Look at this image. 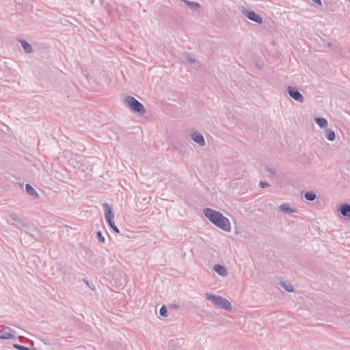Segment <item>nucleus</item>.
<instances>
[{"label":"nucleus","mask_w":350,"mask_h":350,"mask_svg":"<svg viewBox=\"0 0 350 350\" xmlns=\"http://www.w3.org/2000/svg\"><path fill=\"white\" fill-rule=\"evenodd\" d=\"M203 213L204 216L213 224L226 232H230L231 226L230 221L227 217H224L221 213L210 208H204Z\"/></svg>","instance_id":"obj_1"},{"label":"nucleus","mask_w":350,"mask_h":350,"mask_svg":"<svg viewBox=\"0 0 350 350\" xmlns=\"http://www.w3.org/2000/svg\"><path fill=\"white\" fill-rule=\"evenodd\" d=\"M205 296L207 299L210 300L216 307L231 311L232 305L230 302L221 296L206 293Z\"/></svg>","instance_id":"obj_2"},{"label":"nucleus","mask_w":350,"mask_h":350,"mask_svg":"<svg viewBox=\"0 0 350 350\" xmlns=\"http://www.w3.org/2000/svg\"><path fill=\"white\" fill-rule=\"evenodd\" d=\"M124 102L126 106L133 111L139 114H144L146 113V109L144 105L133 96H127L124 99Z\"/></svg>","instance_id":"obj_3"},{"label":"nucleus","mask_w":350,"mask_h":350,"mask_svg":"<svg viewBox=\"0 0 350 350\" xmlns=\"http://www.w3.org/2000/svg\"><path fill=\"white\" fill-rule=\"evenodd\" d=\"M241 14L243 16L246 17L247 19L258 24L261 25L263 23L262 18L255 12L245 9L244 8L241 10Z\"/></svg>","instance_id":"obj_4"},{"label":"nucleus","mask_w":350,"mask_h":350,"mask_svg":"<svg viewBox=\"0 0 350 350\" xmlns=\"http://www.w3.org/2000/svg\"><path fill=\"white\" fill-rule=\"evenodd\" d=\"M287 92L290 96L291 98L294 99L295 100L303 103L304 100V96L302 94L299 92L298 89L295 87L292 86H288L287 88Z\"/></svg>","instance_id":"obj_5"},{"label":"nucleus","mask_w":350,"mask_h":350,"mask_svg":"<svg viewBox=\"0 0 350 350\" xmlns=\"http://www.w3.org/2000/svg\"><path fill=\"white\" fill-rule=\"evenodd\" d=\"M11 332H15L9 327L3 326L0 329V339L2 340H8V339H14L15 336L11 334Z\"/></svg>","instance_id":"obj_6"},{"label":"nucleus","mask_w":350,"mask_h":350,"mask_svg":"<svg viewBox=\"0 0 350 350\" xmlns=\"http://www.w3.org/2000/svg\"><path fill=\"white\" fill-rule=\"evenodd\" d=\"M103 207L105 212V217L107 223L113 221L114 219V213L112 211V208L107 203L103 204Z\"/></svg>","instance_id":"obj_7"},{"label":"nucleus","mask_w":350,"mask_h":350,"mask_svg":"<svg viewBox=\"0 0 350 350\" xmlns=\"http://www.w3.org/2000/svg\"><path fill=\"white\" fill-rule=\"evenodd\" d=\"M191 139L201 146L205 145L204 136L199 132L195 131L190 134Z\"/></svg>","instance_id":"obj_8"},{"label":"nucleus","mask_w":350,"mask_h":350,"mask_svg":"<svg viewBox=\"0 0 350 350\" xmlns=\"http://www.w3.org/2000/svg\"><path fill=\"white\" fill-rule=\"evenodd\" d=\"M338 211L344 217L350 218V204H341L338 206Z\"/></svg>","instance_id":"obj_9"},{"label":"nucleus","mask_w":350,"mask_h":350,"mask_svg":"<svg viewBox=\"0 0 350 350\" xmlns=\"http://www.w3.org/2000/svg\"><path fill=\"white\" fill-rule=\"evenodd\" d=\"M213 270L220 276L226 277L228 275V271L226 268L219 264L215 265Z\"/></svg>","instance_id":"obj_10"},{"label":"nucleus","mask_w":350,"mask_h":350,"mask_svg":"<svg viewBox=\"0 0 350 350\" xmlns=\"http://www.w3.org/2000/svg\"><path fill=\"white\" fill-rule=\"evenodd\" d=\"M19 42L21 43V46L26 53L31 54L33 53V49L31 45L27 41L25 40H19Z\"/></svg>","instance_id":"obj_11"},{"label":"nucleus","mask_w":350,"mask_h":350,"mask_svg":"<svg viewBox=\"0 0 350 350\" xmlns=\"http://www.w3.org/2000/svg\"><path fill=\"white\" fill-rule=\"evenodd\" d=\"M10 217L11 219L17 224H16L17 228H19L18 225H21V226L27 227V225L23 223V221L20 219L18 215L15 213H10Z\"/></svg>","instance_id":"obj_12"},{"label":"nucleus","mask_w":350,"mask_h":350,"mask_svg":"<svg viewBox=\"0 0 350 350\" xmlns=\"http://www.w3.org/2000/svg\"><path fill=\"white\" fill-rule=\"evenodd\" d=\"M314 121L316 124L321 129H324L327 126V121L324 118H315Z\"/></svg>","instance_id":"obj_13"},{"label":"nucleus","mask_w":350,"mask_h":350,"mask_svg":"<svg viewBox=\"0 0 350 350\" xmlns=\"http://www.w3.org/2000/svg\"><path fill=\"white\" fill-rule=\"evenodd\" d=\"M192 10H197L200 8V5L198 2L190 1L187 0H181Z\"/></svg>","instance_id":"obj_14"},{"label":"nucleus","mask_w":350,"mask_h":350,"mask_svg":"<svg viewBox=\"0 0 350 350\" xmlns=\"http://www.w3.org/2000/svg\"><path fill=\"white\" fill-rule=\"evenodd\" d=\"M25 190L27 193L29 194V196L35 198L38 197L37 191L29 184H26Z\"/></svg>","instance_id":"obj_15"},{"label":"nucleus","mask_w":350,"mask_h":350,"mask_svg":"<svg viewBox=\"0 0 350 350\" xmlns=\"http://www.w3.org/2000/svg\"><path fill=\"white\" fill-rule=\"evenodd\" d=\"M279 208L281 211L286 213H292L296 211L295 209H293L291 207H289L288 204H282L279 206Z\"/></svg>","instance_id":"obj_16"},{"label":"nucleus","mask_w":350,"mask_h":350,"mask_svg":"<svg viewBox=\"0 0 350 350\" xmlns=\"http://www.w3.org/2000/svg\"><path fill=\"white\" fill-rule=\"evenodd\" d=\"M304 198L308 201H314L317 198V194L312 191H306Z\"/></svg>","instance_id":"obj_17"},{"label":"nucleus","mask_w":350,"mask_h":350,"mask_svg":"<svg viewBox=\"0 0 350 350\" xmlns=\"http://www.w3.org/2000/svg\"><path fill=\"white\" fill-rule=\"evenodd\" d=\"M325 137L329 141H334L336 138V135L334 131L329 129L325 131Z\"/></svg>","instance_id":"obj_18"},{"label":"nucleus","mask_w":350,"mask_h":350,"mask_svg":"<svg viewBox=\"0 0 350 350\" xmlns=\"http://www.w3.org/2000/svg\"><path fill=\"white\" fill-rule=\"evenodd\" d=\"M281 286L284 288L287 292H293V286L286 282H280Z\"/></svg>","instance_id":"obj_19"},{"label":"nucleus","mask_w":350,"mask_h":350,"mask_svg":"<svg viewBox=\"0 0 350 350\" xmlns=\"http://www.w3.org/2000/svg\"><path fill=\"white\" fill-rule=\"evenodd\" d=\"M159 314L163 317H165L167 316V310L165 307V306H162L159 310Z\"/></svg>","instance_id":"obj_20"},{"label":"nucleus","mask_w":350,"mask_h":350,"mask_svg":"<svg viewBox=\"0 0 350 350\" xmlns=\"http://www.w3.org/2000/svg\"><path fill=\"white\" fill-rule=\"evenodd\" d=\"M14 348L16 349H18V350H37L36 349H29L27 347H25V346H23V345H18V344H14L13 345Z\"/></svg>","instance_id":"obj_21"},{"label":"nucleus","mask_w":350,"mask_h":350,"mask_svg":"<svg viewBox=\"0 0 350 350\" xmlns=\"http://www.w3.org/2000/svg\"><path fill=\"white\" fill-rule=\"evenodd\" d=\"M107 224L110 227V228H111L116 233H120V230L116 226L114 221H110L109 223Z\"/></svg>","instance_id":"obj_22"},{"label":"nucleus","mask_w":350,"mask_h":350,"mask_svg":"<svg viewBox=\"0 0 350 350\" xmlns=\"http://www.w3.org/2000/svg\"><path fill=\"white\" fill-rule=\"evenodd\" d=\"M96 237L100 243H105V239L100 231L96 232Z\"/></svg>","instance_id":"obj_23"},{"label":"nucleus","mask_w":350,"mask_h":350,"mask_svg":"<svg viewBox=\"0 0 350 350\" xmlns=\"http://www.w3.org/2000/svg\"><path fill=\"white\" fill-rule=\"evenodd\" d=\"M186 59L190 64H194L196 62V59L191 55H190L189 54H187Z\"/></svg>","instance_id":"obj_24"},{"label":"nucleus","mask_w":350,"mask_h":350,"mask_svg":"<svg viewBox=\"0 0 350 350\" xmlns=\"http://www.w3.org/2000/svg\"><path fill=\"white\" fill-rule=\"evenodd\" d=\"M259 186L261 188H266V187H269V184L267 182L260 181L259 183Z\"/></svg>","instance_id":"obj_25"},{"label":"nucleus","mask_w":350,"mask_h":350,"mask_svg":"<svg viewBox=\"0 0 350 350\" xmlns=\"http://www.w3.org/2000/svg\"><path fill=\"white\" fill-rule=\"evenodd\" d=\"M266 170L268 171L271 174V176H274L276 174V171L273 168L266 167Z\"/></svg>","instance_id":"obj_26"},{"label":"nucleus","mask_w":350,"mask_h":350,"mask_svg":"<svg viewBox=\"0 0 350 350\" xmlns=\"http://www.w3.org/2000/svg\"><path fill=\"white\" fill-rule=\"evenodd\" d=\"M312 1L320 6L322 5V3H321V0H312Z\"/></svg>","instance_id":"obj_27"},{"label":"nucleus","mask_w":350,"mask_h":350,"mask_svg":"<svg viewBox=\"0 0 350 350\" xmlns=\"http://www.w3.org/2000/svg\"><path fill=\"white\" fill-rule=\"evenodd\" d=\"M171 306L173 307L174 308H179V306L178 305H176V304L175 305H172Z\"/></svg>","instance_id":"obj_28"},{"label":"nucleus","mask_w":350,"mask_h":350,"mask_svg":"<svg viewBox=\"0 0 350 350\" xmlns=\"http://www.w3.org/2000/svg\"><path fill=\"white\" fill-rule=\"evenodd\" d=\"M327 46L328 47H330V46H332V44H331L330 42H328V43L327 44Z\"/></svg>","instance_id":"obj_29"},{"label":"nucleus","mask_w":350,"mask_h":350,"mask_svg":"<svg viewBox=\"0 0 350 350\" xmlns=\"http://www.w3.org/2000/svg\"><path fill=\"white\" fill-rule=\"evenodd\" d=\"M94 0H91V1H90L91 4H93V3H94Z\"/></svg>","instance_id":"obj_30"}]
</instances>
